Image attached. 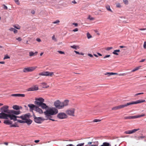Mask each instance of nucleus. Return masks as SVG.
<instances>
[{"label": "nucleus", "mask_w": 146, "mask_h": 146, "mask_svg": "<svg viewBox=\"0 0 146 146\" xmlns=\"http://www.w3.org/2000/svg\"><path fill=\"white\" fill-rule=\"evenodd\" d=\"M58 112V110L54 108H52L46 111L44 113L46 117L47 118V119H45L47 120V119H49L50 120L54 121V120L50 118L51 117V115H56Z\"/></svg>", "instance_id": "obj_1"}, {"label": "nucleus", "mask_w": 146, "mask_h": 146, "mask_svg": "<svg viewBox=\"0 0 146 146\" xmlns=\"http://www.w3.org/2000/svg\"><path fill=\"white\" fill-rule=\"evenodd\" d=\"M145 102V100H139L136 101L127 103L125 105H120L113 107L112 108V110H116L119 109H121L125 107H127L129 105L138 104L144 102Z\"/></svg>", "instance_id": "obj_2"}, {"label": "nucleus", "mask_w": 146, "mask_h": 146, "mask_svg": "<svg viewBox=\"0 0 146 146\" xmlns=\"http://www.w3.org/2000/svg\"><path fill=\"white\" fill-rule=\"evenodd\" d=\"M69 102V100H65L62 102L58 100L54 102V105L56 108L59 109H62L64 107L68 105Z\"/></svg>", "instance_id": "obj_3"}, {"label": "nucleus", "mask_w": 146, "mask_h": 146, "mask_svg": "<svg viewBox=\"0 0 146 146\" xmlns=\"http://www.w3.org/2000/svg\"><path fill=\"white\" fill-rule=\"evenodd\" d=\"M30 115L29 114H25L21 116L20 117L16 116L17 117L23 120H17V121L21 123H26L28 125L31 124L32 122V121L29 118Z\"/></svg>", "instance_id": "obj_4"}, {"label": "nucleus", "mask_w": 146, "mask_h": 146, "mask_svg": "<svg viewBox=\"0 0 146 146\" xmlns=\"http://www.w3.org/2000/svg\"><path fill=\"white\" fill-rule=\"evenodd\" d=\"M17 117L13 114H8L2 112L0 113V118L7 119L8 117L10 118L11 120L15 121L17 120Z\"/></svg>", "instance_id": "obj_5"}, {"label": "nucleus", "mask_w": 146, "mask_h": 146, "mask_svg": "<svg viewBox=\"0 0 146 146\" xmlns=\"http://www.w3.org/2000/svg\"><path fill=\"white\" fill-rule=\"evenodd\" d=\"M44 102V100L42 98H36L35 99V104L37 106H39Z\"/></svg>", "instance_id": "obj_6"}, {"label": "nucleus", "mask_w": 146, "mask_h": 146, "mask_svg": "<svg viewBox=\"0 0 146 146\" xmlns=\"http://www.w3.org/2000/svg\"><path fill=\"white\" fill-rule=\"evenodd\" d=\"M37 68L36 66H34L25 68L23 69V71L24 72H32L34 70Z\"/></svg>", "instance_id": "obj_7"}, {"label": "nucleus", "mask_w": 146, "mask_h": 146, "mask_svg": "<svg viewBox=\"0 0 146 146\" xmlns=\"http://www.w3.org/2000/svg\"><path fill=\"white\" fill-rule=\"evenodd\" d=\"M145 114H142L139 115H135L133 116H129L126 117H125V119H136L143 117L145 116Z\"/></svg>", "instance_id": "obj_8"}, {"label": "nucleus", "mask_w": 146, "mask_h": 146, "mask_svg": "<svg viewBox=\"0 0 146 146\" xmlns=\"http://www.w3.org/2000/svg\"><path fill=\"white\" fill-rule=\"evenodd\" d=\"M75 111V109L74 108H71L67 110L66 111V113L67 114L69 115L74 116V113Z\"/></svg>", "instance_id": "obj_9"}, {"label": "nucleus", "mask_w": 146, "mask_h": 146, "mask_svg": "<svg viewBox=\"0 0 146 146\" xmlns=\"http://www.w3.org/2000/svg\"><path fill=\"white\" fill-rule=\"evenodd\" d=\"M68 116L67 115L63 112L60 113L58 114L57 117L60 119H64L66 118Z\"/></svg>", "instance_id": "obj_10"}, {"label": "nucleus", "mask_w": 146, "mask_h": 146, "mask_svg": "<svg viewBox=\"0 0 146 146\" xmlns=\"http://www.w3.org/2000/svg\"><path fill=\"white\" fill-rule=\"evenodd\" d=\"M105 75H107L108 76H110L114 75H117L118 74L119 76H125L126 75V74L124 73L123 74H118L116 73H113V72H106L104 74Z\"/></svg>", "instance_id": "obj_11"}, {"label": "nucleus", "mask_w": 146, "mask_h": 146, "mask_svg": "<svg viewBox=\"0 0 146 146\" xmlns=\"http://www.w3.org/2000/svg\"><path fill=\"white\" fill-rule=\"evenodd\" d=\"M33 117L36 123H40L43 121L42 119L40 117H36L35 115H34Z\"/></svg>", "instance_id": "obj_12"}, {"label": "nucleus", "mask_w": 146, "mask_h": 146, "mask_svg": "<svg viewBox=\"0 0 146 146\" xmlns=\"http://www.w3.org/2000/svg\"><path fill=\"white\" fill-rule=\"evenodd\" d=\"M139 129H134L131 130H127V131H125L124 132V133L127 134H131L134 133H135V132L139 130Z\"/></svg>", "instance_id": "obj_13"}, {"label": "nucleus", "mask_w": 146, "mask_h": 146, "mask_svg": "<svg viewBox=\"0 0 146 146\" xmlns=\"http://www.w3.org/2000/svg\"><path fill=\"white\" fill-rule=\"evenodd\" d=\"M9 106H5L2 107L1 110L2 112H4L5 113H8V108Z\"/></svg>", "instance_id": "obj_14"}, {"label": "nucleus", "mask_w": 146, "mask_h": 146, "mask_svg": "<svg viewBox=\"0 0 146 146\" xmlns=\"http://www.w3.org/2000/svg\"><path fill=\"white\" fill-rule=\"evenodd\" d=\"M38 89V87L37 86H35L31 88H29L27 90L28 91H34L37 90Z\"/></svg>", "instance_id": "obj_15"}, {"label": "nucleus", "mask_w": 146, "mask_h": 146, "mask_svg": "<svg viewBox=\"0 0 146 146\" xmlns=\"http://www.w3.org/2000/svg\"><path fill=\"white\" fill-rule=\"evenodd\" d=\"M11 96L14 97H25V95L24 94H14L11 95Z\"/></svg>", "instance_id": "obj_16"}, {"label": "nucleus", "mask_w": 146, "mask_h": 146, "mask_svg": "<svg viewBox=\"0 0 146 146\" xmlns=\"http://www.w3.org/2000/svg\"><path fill=\"white\" fill-rule=\"evenodd\" d=\"M28 106L30 108V110H33L34 109H35L36 106L32 104H29L28 105Z\"/></svg>", "instance_id": "obj_17"}, {"label": "nucleus", "mask_w": 146, "mask_h": 146, "mask_svg": "<svg viewBox=\"0 0 146 146\" xmlns=\"http://www.w3.org/2000/svg\"><path fill=\"white\" fill-rule=\"evenodd\" d=\"M35 110L36 112H38L40 114L42 113H43L42 110L37 106H36V107L35 108Z\"/></svg>", "instance_id": "obj_18"}, {"label": "nucleus", "mask_w": 146, "mask_h": 146, "mask_svg": "<svg viewBox=\"0 0 146 146\" xmlns=\"http://www.w3.org/2000/svg\"><path fill=\"white\" fill-rule=\"evenodd\" d=\"M39 107H41L43 109H46L48 108L47 106L46 105V104L43 103L40 105Z\"/></svg>", "instance_id": "obj_19"}, {"label": "nucleus", "mask_w": 146, "mask_h": 146, "mask_svg": "<svg viewBox=\"0 0 146 146\" xmlns=\"http://www.w3.org/2000/svg\"><path fill=\"white\" fill-rule=\"evenodd\" d=\"M4 123L7 125H11L12 124V122L9 120H6L4 121Z\"/></svg>", "instance_id": "obj_20"}, {"label": "nucleus", "mask_w": 146, "mask_h": 146, "mask_svg": "<svg viewBox=\"0 0 146 146\" xmlns=\"http://www.w3.org/2000/svg\"><path fill=\"white\" fill-rule=\"evenodd\" d=\"M11 113L13 114L17 115L20 113L21 111H20L12 110L11 111Z\"/></svg>", "instance_id": "obj_21"}, {"label": "nucleus", "mask_w": 146, "mask_h": 146, "mask_svg": "<svg viewBox=\"0 0 146 146\" xmlns=\"http://www.w3.org/2000/svg\"><path fill=\"white\" fill-rule=\"evenodd\" d=\"M38 52L36 51L35 52H29V55L30 56H34L35 55H36L37 54Z\"/></svg>", "instance_id": "obj_22"}, {"label": "nucleus", "mask_w": 146, "mask_h": 146, "mask_svg": "<svg viewBox=\"0 0 146 146\" xmlns=\"http://www.w3.org/2000/svg\"><path fill=\"white\" fill-rule=\"evenodd\" d=\"M40 76H47V71H44L39 74Z\"/></svg>", "instance_id": "obj_23"}, {"label": "nucleus", "mask_w": 146, "mask_h": 146, "mask_svg": "<svg viewBox=\"0 0 146 146\" xmlns=\"http://www.w3.org/2000/svg\"><path fill=\"white\" fill-rule=\"evenodd\" d=\"M9 30L11 31H13L14 33H17L18 32V31L13 28H10Z\"/></svg>", "instance_id": "obj_24"}, {"label": "nucleus", "mask_w": 146, "mask_h": 146, "mask_svg": "<svg viewBox=\"0 0 146 146\" xmlns=\"http://www.w3.org/2000/svg\"><path fill=\"white\" fill-rule=\"evenodd\" d=\"M54 73L53 72H50L47 71V76L52 77L54 75Z\"/></svg>", "instance_id": "obj_25"}, {"label": "nucleus", "mask_w": 146, "mask_h": 146, "mask_svg": "<svg viewBox=\"0 0 146 146\" xmlns=\"http://www.w3.org/2000/svg\"><path fill=\"white\" fill-rule=\"evenodd\" d=\"M141 66H139L136 67V68H135L133 69V70H132L131 71V72H134L137 70H138L139 69H140V68H141Z\"/></svg>", "instance_id": "obj_26"}, {"label": "nucleus", "mask_w": 146, "mask_h": 146, "mask_svg": "<svg viewBox=\"0 0 146 146\" xmlns=\"http://www.w3.org/2000/svg\"><path fill=\"white\" fill-rule=\"evenodd\" d=\"M101 146H111V145L109 143L104 142Z\"/></svg>", "instance_id": "obj_27"}, {"label": "nucleus", "mask_w": 146, "mask_h": 146, "mask_svg": "<svg viewBox=\"0 0 146 146\" xmlns=\"http://www.w3.org/2000/svg\"><path fill=\"white\" fill-rule=\"evenodd\" d=\"M13 108L14 109L17 110H19L20 109V108H19V106H18L16 105L13 106Z\"/></svg>", "instance_id": "obj_28"}, {"label": "nucleus", "mask_w": 146, "mask_h": 146, "mask_svg": "<svg viewBox=\"0 0 146 146\" xmlns=\"http://www.w3.org/2000/svg\"><path fill=\"white\" fill-rule=\"evenodd\" d=\"M106 8L109 11H110L111 12H112L113 11H112V10L110 8V6L109 5H107L106 6Z\"/></svg>", "instance_id": "obj_29"}, {"label": "nucleus", "mask_w": 146, "mask_h": 146, "mask_svg": "<svg viewBox=\"0 0 146 146\" xmlns=\"http://www.w3.org/2000/svg\"><path fill=\"white\" fill-rule=\"evenodd\" d=\"M13 27H14L17 29H19L21 28V27L18 25H13Z\"/></svg>", "instance_id": "obj_30"}, {"label": "nucleus", "mask_w": 146, "mask_h": 146, "mask_svg": "<svg viewBox=\"0 0 146 146\" xmlns=\"http://www.w3.org/2000/svg\"><path fill=\"white\" fill-rule=\"evenodd\" d=\"M42 84L44 88H47L49 87V86H47V84L46 83L43 82L42 83Z\"/></svg>", "instance_id": "obj_31"}, {"label": "nucleus", "mask_w": 146, "mask_h": 146, "mask_svg": "<svg viewBox=\"0 0 146 146\" xmlns=\"http://www.w3.org/2000/svg\"><path fill=\"white\" fill-rule=\"evenodd\" d=\"M10 127H19V126L18 125H17V124L16 123H15V124H11V125H10Z\"/></svg>", "instance_id": "obj_32"}, {"label": "nucleus", "mask_w": 146, "mask_h": 146, "mask_svg": "<svg viewBox=\"0 0 146 146\" xmlns=\"http://www.w3.org/2000/svg\"><path fill=\"white\" fill-rule=\"evenodd\" d=\"M87 37L88 39H89L92 37V36L88 33H87Z\"/></svg>", "instance_id": "obj_33"}, {"label": "nucleus", "mask_w": 146, "mask_h": 146, "mask_svg": "<svg viewBox=\"0 0 146 146\" xmlns=\"http://www.w3.org/2000/svg\"><path fill=\"white\" fill-rule=\"evenodd\" d=\"M116 5L117 7L120 8L121 7V5H120V4L119 3H116Z\"/></svg>", "instance_id": "obj_34"}, {"label": "nucleus", "mask_w": 146, "mask_h": 146, "mask_svg": "<svg viewBox=\"0 0 146 146\" xmlns=\"http://www.w3.org/2000/svg\"><path fill=\"white\" fill-rule=\"evenodd\" d=\"M88 19L90 20H93L94 19V18L91 17L90 15H89L88 16Z\"/></svg>", "instance_id": "obj_35"}, {"label": "nucleus", "mask_w": 146, "mask_h": 146, "mask_svg": "<svg viewBox=\"0 0 146 146\" xmlns=\"http://www.w3.org/2000/svg\"><path fill=\"white\" fill-rule=\"evenodd\" d=\"M60 21L59 20H57L56 21L53 22L52 23L53 24H56L57 23V24H58V23H60Z\"/></svg>", "instance_id": "obj_36"}, {"label": "nucleus", "mask_w": 146, "mask_h": 146, "mask_svg": "<svg viewBox=\"0 0 146 146\" xmlns=\"http://www.w3.org/2000/svg\"><path fill=\"white\" fill-rule=\"evenodd\" d=\"M74 52L75 53H76V54H80V55H83L84 54V53H80L79 52H78L77 51H75V50L74 51Z\"/></svg>", "instance_id": "obj_37"}, {"label": "nucleus", "mask_w": 146, "mask_h": 146, "mask_svg": "<svg viewBox=\"0 0 146 146\" xmlns=\"http://www.w3.org/2000/svg\"><path fill=\"white\" fill-rule=\"evenodd\" d=\"M123 2L125 5H127L128 4V0H123Z\"/></svg>", "instance_id": "obj_38"}, {"label": "nucleus", "mask_w": 146, "mask_h": 146, "mask_svg": "<svg viewBox=\"0 0 146 146\" xmlns=\"http://www.w3.org/2000/svg\"><path fill=\"white\" fill-rule=\"evenodd\" d=\"M101 121V120H100V119H94L93 121V122H98L100 121Z\"/></svg>", "instance_id": "obj_39"}, {"label": "nucleus", "mask_w": 146, "mask_h": 146, "mask_svg": "<svg viewBox=\"0 0 146 146\" xmlns=\"http://www.w3.org/2000/svg\"><path fill=\"white\" fill-rule=\"evenodd\" d=\"M70 47L72 48L75 49H76L77 46H76V45H74L73 46H70Z\"/></svg>", "instance_id": "obj_40"}, {"label": "nucleus", "mask_w": 146, "mask_h": 146, "mask_svg": "<svg viewBox=\"0 0 146 146\" xmlns=\"http://www.w3.org/2000/svg\"><path fill=\"white\" fill-rule=\"evenodd\" d=\"M57 52H58L59 53L61 54H64L65 53L64 52L60 51V50H58L57 51Z\"/></svg>", "instance_id": "obj_41"}, {"label": "nucleus", "mask_w": 146, "mask_h": 146, "mask_svg": "<svg viewBox=\"0 0 146 146\" xmlns=\"http://www.w3.org/2000/svg\"><path fill=\"white\" fill-rule=\"evenodd\" d=\"M3 8L5 10H7V7L5 5L3 4Z\"/></svg>", "instance_id": "obj_42"}, {"label": "nucleus", "mask_w": 146, "mask_h": 146, "mask_svg": "<svg viewBox=\"0 0 146 146\" xmlns=\"http://www.w3.org/2000/svg\"><path fill=\"white\" fill-rule=\"evenodd\" d=\"M14 1L17 5H20V3L19 1V0H15Z\"/></svg>", "instance_id": "obj_43"}, {"label": "nucleus", "mask_w": 146, "mask_h": 146, "mask_svg": "<svg viewBox=\"0 0 146 146\" xmlns=\"http://www.w3.org/2000/svg\"><path fill=\"white\" fill-rule=\"evenodd\" d=\"M10 58V57L8 56L5 55V57L3 58V59L5 60V59L9 58Z\"/></svg>", "instance_id": "obj_44"}, {"label": "nucleus", "mask_w": 146, "mask_h": 146, "mask_svg": "<svg viewBox=\"0 0 146 146\" xmlns=\"http://www.w3.org/2000/svg\"><path fill=\"white\" fill-rule=\"evenodd\" d=\"M84 143H79L76 146H82L84 145Z\"/></svg>", "instance_id": "obj_45"}, {"label": "nucleus", "mask_w": 146, "mask_h": 146, "mask_svg": "<svg viewBox=\"0 0 146 146\" xmlns=\"http://www.w3.org/2000/svg\"><path fill=\"white\" fill-rule=\"evenodd\" d=\"M16 39L17 40L19 41H20L22 40V39L20 37H18L17 38H16Z\"/></svg>", "instance_id": "obj_46"}, {"label": "nucleus", "mask_w": 146, "mask_h": 146, "mask_svg": "<svg viewBox=\"0 0 146 146\" xmlns=\"http://www.w3.org/2000/svg\"><path fill=\"white\" fill-rule=\"evenodd\" d=\"M113 48L112 47H108L107 48L106 50H110L112 49Z\"/></svg>", "instance_id": "obj_47"}, {"label": "nucleus", "mask_w": 146, "mask_h": 146, "mask_svg": "<svg viewBox=\"0 0 146 146\" xmlns=\"http://www.w3.org/2000/svg\"><path fill=\"white\" fill-rule=\"evenodd\" d=\"M144 94L143 93H137L136 94H135V96H137L138 95H141V94Z\"/></svg>", "instance_id": "obj_48"}, {"label": "nucleus", "mask_w": 146, "mask_h": 146, "mask_svg": "<svg viewBox=\"0 0 146 146\" xmlns=\"http://www.w3.org/2000/svg\"><path fill=\"white\" fill-rule=\"evenodd\" d=\"M92 143L94 144V145H98V141H96L95 142H93V143Z\"/></svg>", "instance_id": "obj_49"}, {"label": "nucleus", "mask_w": 146, "mask_h": 146, "mask_svg": "<svg viewBox=\"0 0 146 146\" xmlns=\"http://www.w3.org/2000/svg\"><path fill=\"white\" fill-rule=\"evenodd\" d=\"M143 47L145 49L146 48V41H145L144 42L143 45Z\"/></svg>", "instance_id": "obj_50"}, {"label": "nucleus", "mask_w": 146, "mask_h": 146, "mask_svg": "<svg viewBox=\"0 0 146 146\" xmlns=\"http://www.w3.org/2000/svg\"><path fill=\"white\" fill-rule=\"evenodd\" d=\"M52 39L54 40L55 41H56V39L55 38V36L54 35H53V36H52Z\"/></svg>", "instance_id": "obj_51"}, {"label": "nucleus", "mask_w": 146, "mask_h": 146, "mask_svg": "<svg viewBox=\"0 0 146 146\" xmlns=\"http://www.w3.org/2000/svg\"><path fill=\"white\" fill-rule=\"evenodd\" d=\"M113 53L114 54H115V55H118V53H117L114 50L113 51Z\"/></svg>", "instance_id": "obj_52"}, {"label": "nucleus", "mask_w": 146, "mask_h": 146, "mask_svg": "<svg viewBox=\"0 0 146 146\" xmlns=\"http://www.w3.org/2000/svg\"><path fill=\"white\" fill-rule=\"evenodd\" d=\"M110 56V55H106L104 57V58H106L109 57Z\"/></svg>", "instance_id": "obj_53"}, {"label": "nucleus", "mask_w": 146, "mask_h": 146, "mask_svg": "<svg viewBox=\"0 0 146 146\" xmlns=\"http://www.w3.org/2000/svg\"><path fill=\"white\" fill-rule=\"evenodd\" d=\"M72 24L74 25L75 27H77L78 26V24L76 23H74Z\"/></svg>", "instance_id": "obj_54"}, {"label": "nucleus", "mask_w": 146, "mask_h": 146, "mask_svg": "<svg viewBox=\"0 0 146 146\" xmlns=\"http://www.w3.org/2000/svg\"><path fill=\"white\" fill-rule=\"evenodd\" d=\"M78 28H76L75 29H73V31L74 32H76L78 31Z\"/></svg>", "instance_id": "obj_55"}, {"label": "nucleus", "mask_w": 146, "mask_h": 146, "mask_svg": "<svg viewBox=\"0 0 146 146\" xmlns=\"http://www.w3.org/2000/svg\"><path fill=\"white\" fill-rule=\"evenodd\" d=\"M36 40L38 42H40L41 41V40L39 38H36Z\"/></svg>", "instance_id": "obj_56"}, {"label": "nucleus", "mask_w": 146, "mask_h": 146, "mask_svg": "<svg viewBox=\"0 0 146 146\" xmlns=\"http://www.w3.org/2000/svg\"><path fill=\"white\" fill-rule=\"evenodd\" d=\"M88 55L91 57H93V55L90 54H88Z\"/></svg>", "instance_id": "obj_57"}, {"label": "nucleus", "mask_w": 146, "mask_h": 146, "mask_svg": "<svg viewBox=\"0 0 146 146\" xmlns=\"http://www.w3.org/2000/svg\"><path fill=\"white\" fill-rule=\"evenodd\" d=\"M93 143V142H89L88 143V145H90L92 144Z\"/></svg>", "instance_id": "obj_58"}, {"label": "nucleus", "mask_w": 146, "mask_h": 146, "mask_svg": "<svg viewBox=\"0 0 146 146\" xmlns=\"http://www.w3.org/2000/svg\"><path fill=\"white\" fill-rule=\"evenodd\" d=\"M145 59H142L140 61V62H143L145 61Z\"/></svg>", "instance_id": "obj_59"}, {"label": "nucleus", "mask_w": 146, "mask_h": 146, "mask_svg": "<svg viewBox=\"0 0 146 146\" xmlns=\"http://www.w3.org/2000/svg\"><path fill=\"white\" fill-rule=\"evenodd\" d=\"M66 146H75L74 145H73L71 144H68V145H66Z\"/></svg>", "instance_id": "obj_60"}, {"label": "nucleus", "mask_w": 146, "mask_h": 146, "mask_svg": "<svg viewBox=\"0 0 146 146\" xmlns=\"http://www.w3.org/2000/svg\"><path fill=\"white\" fill-rule=\"evenodd\" d=\"M40 141L39 140H35V141L34 142L36 143H37L39 142Z\"/></svg>", "instance_id": "obj_61"}, {"label": "nucleus", "mask_w": 146, "mask_h": 146, "mask_svg": "<svg viewBox=\"0 0 146 146\" xmlns=\"http://www.w3.org/2000/svg\"><path fill=\"white\" fill-rule=\"evenodd\" d=\"M72 3L75 4H76L77 3L76 2L75 0L72 1Z\"/></svg>", "instance_id": "obj_62"}, {"label": "nucleus", "mask_w": 146, "mask_h": 146, "mask_svg": "<svg viewBox=\"0 0 146 146\" xmlns=\"http://www.w3.org/2000/svg\"><path fill=\"white\" fill-rule=\"evenodd\" d=\"M139 30L141 31L145 30H146V29H145V28L140 29H139Z\"/></svg>", "instance_id": "obj_63"}, {"label": "nucleus", "mask_w": 146, "mask_h": 146, "mask_svg": "<svg viewBox=\"0 0 146 146\" xmlns=\"http://www.w3.org/2000/svg\"><path fill=\"white\" fill-rule=\"evenodd\" d=\"M90 146H98V145L92 144Z\"/></svg>", "instance_id": "obj_64"}]
</instances>
